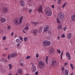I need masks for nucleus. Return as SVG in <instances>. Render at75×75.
I'll use <instances>...</instances> for the list:
<instances>
[{"instance_id":"obj_9","label":"nucleus","mask_w":75,"mask_h":75,"mask_svg":"<svg viewBox=\"0 0 75 75\" xmlns=\"http://www.w3.org/2000/svg\"><path fill=\"white\" fill-rule=\"evenodd\" d=\"M32 70L33 72H35L36 71V67L34 65H32Z\"/></svg>"},{"instance_id":"obj_49","label":"nucleus","mask_w":75,"mask_h":75,"mask_svg":"<svg viewBox=\"0 0 75 75\" xmlns=\"http://www.w3.org/2000/svg\"><path fill=\"white\" fill-rule=\"evenodd\" d=\"M68 57V59H69V60H70L71 59V56H69Z\"/></svg>"},{"instance_id":"obj_10","label":"nucleus","mask_w":75,"mask_h":75,"mask_svg":"<svg viewBox=\"0 0 75 75\" xmlns=\"http://www.w3.org/2000/svg\"><path fill=\"white\" fill-rule=\"evenodd\" d=\"M17 55V54L16 52H15L14 53H12L10 54V56L12 58H14V57H16V56Z\"/></svg>"},{"instance_id":"obj_22","label":"nucleus","mask_w":75,"mask_h":75,"mask_svg":"<svg viewBox=\"0 0 75 75\" xmlns=\"http://www.w3.org/2000/svg\"><path fill=\"white\" fill-rule=\"evenodd\" d=\"M1 62L3 61V62H6V59L4 58H3L1 59Z\"/></svg>"},{"instance_id":"obj_43","label":"nucleus","mask_w":75,"mask_h":75,"mask_svg":"<svg viewBox=\"0 0 75 75\" xmlns=\"http://www.w3.org/2000/svg\"><path fill=\"white\" fill-rule=\"evenodd\" d=\"M35 75H38V71H37L36 72H35Z\"/></svg>"},{"instance_id":"obj_4","label":"nucleus","mask_w":75,"mask_h":75,"mask_svg":"<svg viewBox=\"0 0 75 75\" xmlns=\"http://www.w3.org/2000/svg\"><path fill=\"white\" fill-rule=\"evenodd\" d=\"M51 66L52 67L54 66V67H56L58 66V63L57 61L56 60H53L52 62H51Z\"/></svg>"},{"instance_id":"obj_47","label":"nucleus","mask_w":75,"mask_h":75,"mask_svg":"<svg viewBox=\"0 0 75 75\" xmlns=\"http://www.w3.org/2000/svg\"><path fill=\"white\" fill-rule=\"evenodd\" d=\"M7 28L8 29V30H10V26L8 27H7Z\"/></svg>"},{"instance_id":"obj_19","label":"nucleus","mask_w":75,"mask_h":75,"mask_svg":"<svg viewBox=\"0 0 75 75\" xmlns=\"http://www.w3.org/2000/svg\"><path fill=\"white\" fill-rule=\"evenodd\" d=\"M30 23L32 24H33V25H37V24H38V22H31Z\"/></svg>"},{"instance_id":"obj_35","label":"nucleus","mask_w":75,"mask_h":75,"mask_svg":"<svg viewBox=\"0 0 75 75\" xmlns=\"http://www.w3.org/2000/svg\"><path fill=\"white\" fill-rule=\"evenodd\" d=\"M57 52L59 53V54H61V51H60V50L57 49Z\"/></svg>"},{"instance_id":"obj_39","label":"nucleus","mask_w":75,"mask_h":75,"mask_svg":"<svg viewBox=\"0 0 75 75\" xmlns=\"http://www.w3.org/2000/svg\"><path fill=\"white\" fill-rule=\"evenodd\" d=\"M29 28H28V26H27L25 28H24V30H28Z\"/></svg>"},{"instance_id":"obj_26","label":"nucleus","mask_w":75,"mask_h":75,"mask_svg":"<svg viewBox=\"0 0 75 75\" xmlns=\"http://www.w3.org/2000/svg\"><path fill=\"white\" fill-rule=\"evenodd\" d=\"M67 27L66 26L62 28V29L64 30V31H65L66 30H67Z\"/></svg>"},{"instance_id":"obj_20","label":"nucleus","mask_w":75,"mask_h":75,"mask_svg":"<svg viewBox=\"0 0 75 75\" xmlns=\"http://www.w3.org/2000/svg\"><path fill=\"white\" fill-rule=\"evenodd\" d=\"M16 42L18 43V44H21V41H20V39H17L16 40Z\"/></svg>"},{"instance_id":"obj_11","label":"nucleus","mask_w":75,"mask_h":75,"mask_svg":"<svg viewBox=\"0 0 75 75\" xmlns=\"http://www.w3.org/2000/svg\"><path fill=\"white\" fill-rule=\"evenodd\" d=\"M38 12L39 13H41V12L42 10V5H40L38 8Z\"/></svg>"},{"instance_id":"obj_48","label":"nucleus","mask_w":75,"mask_h":75,"mask_svg":"<svg viewBox=\"0 0 75 75\" xmlns=\"http://www.w3.org/2000/svg\"><path fill=\"white\" fill-rule=\"evenodd\" d=\"M60 59L62 60V55H60Z\"/></svg>"},{"instance_id":"obj_44","label":"nucleus","mask_w":75,"mask_h":75,"mask_svg":"<svg viewBox=\"0 0 75 75\" xmlns=\"http://www.w3.org/2000/svg\"><path fill=\"white\" fill-rule=\"evenodd\" d=\"M39 55L37 53L36 55V57L37 58H38V57H39Z\"/></svg>"},{"instance_id":"obj_45","label":"nucleus","mask_w":75,"mask_h":75,"mask_svg":"<svg viewBox=\"0 0 75 75\" xmlns=\"http://www.w3.org/2000/svg\"><path fill=\"white\" fill-rule=\"evenodd\" d=\"M64 65H68V63H65L64 64Z\"/></svg>"},{"instance_id":"obj_64","label":"nucleus","mask_w":75,"mask_h":75,"mask_svg":"<svg viewBox=\"0 0 75 75\" xmlns=\"http://www.w3.org/2000/svg\"><path fill=\"white\" fill-rule=\"evenodd\" d=\"M25 75H30V74H25Z\"/></svg>"},{"instance_id":"obj_54","label":"nucleus","mask_w":75,"mask_h":75,"mask_svg":"<svg viewBox=\"0 0 75 75\" xmlns=\"http://www.w3.org/2000/svg\"><path fill=\"white\" fill-rule=\"evenodd\" d=\"M31 10H29V12L30 13H31Z\"/></svg>"},{"instance_id":"obj_29","label":"nucleus","mask_w":75,"mask_h":75,"mask_svg":"<svg viewBox=\"0 0 75 75\" xmlns=\"http://www.w3.org/2000/svg\"><path fill=\"white\" fill-rule=\"evenodd\" d=\"M70 67L71 68H72V69H74V66H73V64H70Z\"/></svg>"},{"instance_id":"obj_58","label":"nucleus","mask_w":75,"mask_h":75,"mask_svg":"<svg viewBox=\"0 0 75 75\" xmlns=\"http://www.w3.org/2000/svg\"><path fill=\"white\" fill-rule=\"evenodd\" d=\"M42 4L43 5H44V2H43V1H42Z\"/></svg>"},{"instance_id":"obj_2","label":"nucleus","mask_w":75,"mask_h":75,"mask_svg":"<svg viewBox=\"0 0 75 75\" xmlns=\"http://www.w3.org/2000/svg\"><path fill=\"white\" fill-rule=\"evenodd\" d=\"M51 42L49 41L44 40L43 42V45L44 47H47L50 45Z\"/></svg>"},{"instance_id":"obj_50","label":"nucleus","mask_w":75,"mask_h":75,"mask_svg":"<svg viewBox=\"0 0 75 75\" xmlns=\"http://www.w3.org/2000/svg\"><path fill=\"white\" fill-rule=\"evenodd\" d=\"M64 52L63 51H62V53L61 54V55H63V53Z\"/></svg>"},{"instance_id":"obj_31","label":"nucleus","mask_w":75,"mask_h":75,"mask_svg":"<svg viewBox=\"0 0 75 75\" xmlns=\"http://www.w3.org/2000/svg\"><path fill=\"white\" fill-rule=\"evenodd\" d=\"M23 16H22L20 18V20L19 21H20V23L21 22V21H22V20L23 19Z\"/></svg>"},{"instance_id":"obj_63","label":"nucleus","mask_w":75,"mask_h":75,"mask_svg":"<svg viewBox=\"0 0 75 75\" xmlns=\"http://www.w3.org/2000/svg\"><path fill=\"white\" fill-rule=\"evenodd\" d=\"M30 2H31L32 1V0H29Z\"/></svg>"},{"instance_id":"obj_46","label":"nucleus","mask_w":75,"mask_h":75,"mask_svg":"<svg viewBox=\"0 0 75 75\" xmlns=\"http://www.w3.org/2000/svg\"><path fill=\"white\" fill-rule=\"evenodd\" d=\"M20 44L18 43V44L17 45V47H20Z\"/></svg>"},{"instance_id":"obj_5","label":"nucleus","mask_w":75,"mask_h":75,"mask_svg":"<svg viewBox=\"0 0 75 75\" xmlns=\"http://www.w3.org/2000/svg\"><path fill=\"white\" fill-rule=\"evenodd\" d=\"M14 23L16 25H19L21 24V22H20L19 19L18 18H16L15 19Z\"/></svg>"},{"instance_id":"obj_27","label":"nucleus","mask_w":75,"mask_h":75,"mask_svg":"<svg viewBox=\"0 0 75 75\" xmlns=\"http://www.w3.org/2000/svg\"><path fill=\"white\" fill-rule=\"evenodd\" d=\"M67 4V3L65 2L63 5H62V7L63 8H64V7H65L66 6V5Z\"/></svg>"},{"instance_id":"obj_57","label":"nucleus","mask_w":75,"mask_h":75,"mask_svg":"<svg viewBox=\"0 0 75 75\" xmlns=\"http://www.w3.org/2000/svg\"><path fill=\"white\" fill-rule=\"evenodd\" d=\"M8 50V48H6L5 49V50L6 51V50Z\"/></svg>"},{"instance_id":"obj_41","label":"nucleus","mask_w":75,"mask_h":75,"mask_svg":"<svg viewBox=\"0 0 75 75\" xmlns=\"http://www.w3.org/2000/svg\"><path fill=\"white\" fill-rule=\"evenodd\" d=\"M65 68H64V67H63L62 68H61V71H64Z\"/></svg>"},{"instance_id":"obj_33","label":"nucleus","mask_w":75,"mask_h":75,"mask_svg":"<svg viewBox=\"0 0 75 75\" xmlns=\"http://www.w3.org/2000/svg\"><path fill=\"white\" fill-rule=\"evenodd\" d=\"M61 38H65V34H63L61 36Z\"/></svg>"},{"instance_id":"obj_37","label":"nucleus","mask_w":75,"mask_h":75,"mask_svg":"<svg viewBox=\"0 0 75 75\" xmlns=\"http://www.w3.org/2000/svg\"><path fill=\"white\" fill-rule=\"evenodd\" d=\"M31 58V57L30 56H27L26 59H29V58Z\"/></svg>"},{"instance_id":"obj_13","label":"nucleus","mask_w":75,"mask_h":75,"mask_svg":"<svg viewBox=\"0 0 75 75\" xmlns=\"http://www.w3.org/2000/svg\"><path fill=\"white\" fill-rule=\"evenodd\" d=\"M44 31H47L49 30V28L48 25H45L44 27Z\"/></svg>"},{"instance_id":"obj_40","label":"nucleus","mask_w":75,"mask_h":75,"mask_svg":"<svg viewBox=\"0 0 75 75\" xmlns=\"http://www.w3.org/2000/svg\"><path fill=\"white\" fill-rule=\"evenodd\" d=\"M8 59H11L10 57V55L9 54L8 55Z\"/></svg>"},{"instance_id":"obj_34","label":"nucleus","mask_w":75,"mask_h":75,"mask_svg":"<svg viewBox=\"0 0 75 75\" xmlns=\"http://www.w3.org/2000/svg\"><path fill=\"white\" fill-rule=\"evenodd\" d=\"M58 4H61V3L62 0H58Z\"/></svg>"},{"instance_id":"obj_60","label":"nucleus","mask_w":75,"mask_h":75,"mask_svg":"<svg viewBox=\"0 0 75 75\" xmlns=\"http://www.w3.org/2000/svg\"><path fill=\"white\" fill-rule=\"evenodd\" d=\"M49 34H50V35H51V32H49Z\"/></svg>"},{"instance_id":"obj_15","label":"nucleus","mask_w":75,"mask_h":75,"mask_svg":"<svg viewBox=\"0 0 75 75\" xmlns=\"http://www.w3.org/2000/svg\"><path fill=\"white\" fill-rule=\"evenodd\" d=\"M71 19L73 21H75V14H74L72 15L71 17Z\"/></svg>"},{"instance_id":"obj_51","label":"nucleus","mask_w":75,"mask_h":75,"mask_svg":"<svg viewBox=\"0 0 75 75\" xmlns=\"http://www.w3.org/2000/svg\"><path fill=\"white\" fill-rule=\"evenodd\" d=\"M14 34V32H13L11 33V36H13V34Z\"/></svg>"},{"instance_id":"obj_53","label":"nucleus","mask_w":75,"mask_h":75,"mask_svg":"<svg viewBox=\"0 0 75 75\" xmlns=\"http://www.w3.org/2000/svg\"><path fill=\"white\" fill-rule=\"evenodd\" d=\"M57 38L58 40H59V39H60V38H59V36H57Z\"/></svg>"},{"instance_id":"obj_28","label":"nucleus","mask_w":75,"mask_h":75,"mask_svg":"<svg viewBox=\"0 0 75 75\" xmlns=\"http://www.w3.org/2000/svg\"><path fill=\"white\" fill-rule=\"evenodd\" d=\"M57 29H62V26L60 25L57 27Z\"/></svg>"},{"instance_id":"obj_23","label":"nucleus","mask_w":75,"mask_h":75,"mask_svg":"<svg viewBox=\"0 0 75 75\" xmlns=\"http://www.w3.org/2000/svg\"><path fill=\"white\" fill-rule=\"evenodd\" d=\"M57 23H58V24H60V23H61V21H60V20H59L58 18H57Z\"/></svg>"},{"instance_id":"obj_52","label":"nucleus","mask_w":75,"mask_h":75,"mask_svg":"<svg viewBox=\"0 0 75 75\" xmlns=\"http://www.w3.org/2000/svg\"><path fill=\"white\" fill-rule=\"evenodd\" d=\"M52 7L53 8H54V7H55V6H54V5H52Z\"/></svg>"},{"instance_id":"obj_56","label":"nucleus","mask_w":75,"mask_h":75,"mask_svg":"<svg viewBox=\"0 0 75 75\" xmlns=\"http://www.w3.org/2000/svg\"><path fill=\"white\" fill-rule=\"evenodd\" d=\"M20 65L21 66H23V63H21L20 64Z\"/></svg>"},{"instance_id":"obj_12","label":"nucleus","mask_w":75,"mask_h":75,"mask_svg":"<svg viewBox=\"0 0 75 75\" xmlns=\"http://www.w3.org/2000/svg\"><path fill=\"white\" fill-rule=\"evenodd\" d=\"M32 33L34 35H35L37 34V30L36 29H33L32 30Z\"/></svg>"},{"instance_id":"obj_3","label":"nucleus","mask_w":75,"mask_h":75,"mask_svg":"<svg viewBox=\"0 0 75 75\" xmlns=\"http://www.w3.org/2000/svg\"><path fill=\"white\" fill-rule=\"evenodd\" d=\"M39 65L38 66V67L40 69H42V67H43L44 66H45V63L41 60L39 61Z\"/></svg>"},{"instance_id":"obj_7","label":"nucleus","mask_w":75,"mask_h":75,"mask_svg":"<svg viewBox=\"0 0 75 75\" xmlns=\"http://www.w3.org/2000/svg\"><path fill=\"white\" fill-rule=\"evenodd\" d=\"M3 13H7L8 11V8L7 7H4L2 8Z\"/></svg>"},{"instance_id":"obj_6","label":"nucleus","mask_w":75,"mask_h":75,"mask_svg":"<svg viewBox=\"0 0 75 75\" xmlns=\"http://www.w3.org/2000/svg\"><path fill=\"white\" fill-rule=\"evenodd\" d=\"M59 19H62L64 17V14L62 13H60L58 16Z\"/></svg>"},{"instance_id":"obj_42","label":"nucleus","mask_w":75,"mask_h":75,"mask_svg":"<svg viewBox=\"0 0 75 75\" xmlns=\"http://www.w3.org/2000/svg\"><path fill=\"white\" fill-rule=\"evenodd\" d=\"M6 36H4L3 38V40H6Z\"/></svg>"},{"instance_id":"obj_8","label":"nucleus","mask_w":75,"mask_h":75,"mask_svg":"<svg viewBox=\"0 0 75 75\" xmlns=\"http://www.w3.org/2000/svg\"><path fill=\"white\" fill-rule=\"evenodd\" d=\"M49 54L51 55H53L54 54V52L53 48H51V49L49 50Z\"/></svg>"},{"instance_id":"obj_38","label":"nucleus","mask_w":75,"mask_h":75,"mask_svg":"<svg viewBox=\"0 0 75 75\" xmlns=\"http://www.w3.org/2000/svg\"><path fill=\"white\" fill-rule=\"evenodd\" d=\"M20 39L21 40L23 41V38L21 36H19Z\"/></svg>"},{"instance_id":"obj_14","label":"nucleus","mask_w":75,"mask_h":75,"mask_svg":"<svg viewBox=\"0 0 75 75\" xmlns=\"http://www.w3.org/2000/svg\"><path fill=\"white\" fill-rule=\"evenodd\" d=\"M20 2V3L21 4V6H22V7H24V5H25L24 1L23 0H21Z\"/></svg>"},{"instance_id":"obj_1","label":"nucleus","mask_w":75,"mask_h":75,"mask_svg":"<svg viewBox=\"0 0 75 75\" xmlns=\"http://www.w3.org/2000/svg\"><path fill=\"white\" fill-rule=\"evenodd\" d=\"M44 11L47 16L48 17H50L52 15V11H51L50 8L47 7L44 9Z\"/></svg>"},{"instance_id":"obj_16","label":"nucleus","mask_w":75,"mask_h":75,"mask_svg":"<svg viewBox=\"0 0 75 75\" xmlns=\"http://www.w3.org/2000/svg\"><path fill=\"white\" fill-rule=\"evenodd\" d=\"M71 37H72V34L71 33H69L67 36V38H68V39H70V38H71Z\"/></svg>"},{"instance_id":"obj_61","label":"nucleus","mask_w":75,"mask_h":75,"mask_svg":"<svg viewBox=\"0 0 75 75\" xmlns=\"http://www.w3.org/2000/svg\"><path fill=\"white\" fill-rule=\"evenodd\" d=\"M15 38H16V37H17V34H16V35L15 36Z\"/></svg>"},{"instance_id":"obj_55","label":"nucleus","mask_w":75,"mask_h":75,"mask_svg":"<svg viewBox=\"0 0 75 75\" xmlns=\"http://www.w3.org/2000/svg\"><path fill=\"white\" fill-rule=\"evenodd\" d=\"M8 75H12V74L11 73H9L8 74Z\"/></svg>"},{"instance_id":"obj_36","label":"nucleus","mask_w":75,"mask_h":75,"mask_svg":"<svg viewBox=\"0 0 75 75\" xmlns=\"http://www.w3.org/2000/svg\"><path fill=\"white\" fill-rule=\"evenodd\" d=\"M66 55L67 57H69V56H70L69 55V53L68 52L66 53Z\"/></svg>"},{"instance_id":"obj_59","label":"nucleus","mask_w":75,"mask_h":75,"mask_svg":"<svg viewBox=\"0 0 75 75\" xmlns=\"http://www.w3.org/2000/svg\"><path fill=\"white\" fill-rule=\"evenodd\" d=\"M23 32L24 33H26V32H25V31H24V30H23Z\"/></svg>"},{"instance_id":"obj_21","label":"nucleus","mask_w":75,"mask_h":75,"mask_svg":"<svg viewBox=\"0 0 75 75\" xmlns=\"http://www.w3.org/2000/svg\"><path fill=\"white\" fill-rule=\"evenodd\" d=\"M42 27H41L39 28V33H41L42 32Z\"/></svg>"},{"instance_id":"obj_30","label":"nucleus","mask_w":75,"mask_h":75,"mask_svg":"<svg viewBox=\"0 0 75 75\" xmlns=\"http://www.w3.org/2000/svg\"><path fill=\"white\" fill-rule=\"evenodd\" d=\"M9 69H11V68H12V65L9 64Z\"/></svg>"},{"instance_id":"obj_32","label":"nucleus","mask_w":75,"mask_h":75,"mask_svg":"<svg viewBox=\"0 0 75 75\" xmlns=\"http://www.w3.org/2000/svg\"><path fill=\"white\" fill-rule=\"evenodd\" d=\"M48 56H47L46 58V62L47 64H48Z\"/></svg>"},{"instance_id":"obj_62","label":"nucleus","mask_w":75,"mask_h":75,"mask_svg":"<svg viewBox=\"0 0 75 75\" xmlns=\"http://www.w3.org/2000/svg\"><path fill=\"white\" fill-rule=\"evenodd\" d=\"M74 73V72H73L70 75H73V73Z\"/></svg>"},{"instance_id":"obj_18","label":"nucleus","mask_w":75,"mask_h":75,"mask_svg":"<svg viewBox=\"0 0 75 75\" xmlns=\"http://www.w3.org/2000/svg\"><path fill=\"white\" fill-rule=\"evenodd\" d=\"M6 21V19L5 18H1V21L2 23H4Z\"/></svg>"},{"instance_id":"obj_24","label":"nucleus","mask_w":75,"mask_h":75,"mask_svg":"<svg viewBox=\"0 0 75 75\" xmlns=\"http://www.w3.org/2000/svg\"><path fill=\"white\" fill-rule=\"evenodd\" d=\"M69 73V71L68 70H66L65 71V74L66 75H68Z\"/></svg>"},{"instance_id":"obj_25","label":"nucleus","mask_w":75,"mask_h":75,"mask_svg":"<svg viewBox=\"0 0 75 75\" xmlns=\"http://www.w3.org/2000/svg\"><path fill=\"white\" fill-rule=\"evenodd\" d=\"M24 40L25 42H26V41H27V40H28V38H27V37L24 38Z\"/></svg>"},{"instance_id":"obj_17","label":"nucleus","mask_w":75,"mask_h":75,"mask_svg":"<svg viewBox=\"0 0 75 75\" xmlns=\"http://www.w3.org/2000/svg\"><path fill=\"white\" fill-rule=\"evenodd\" d=\"M23 69H19L18 71V73L19 74H23Z\"/></svg>"}]
</instances>
